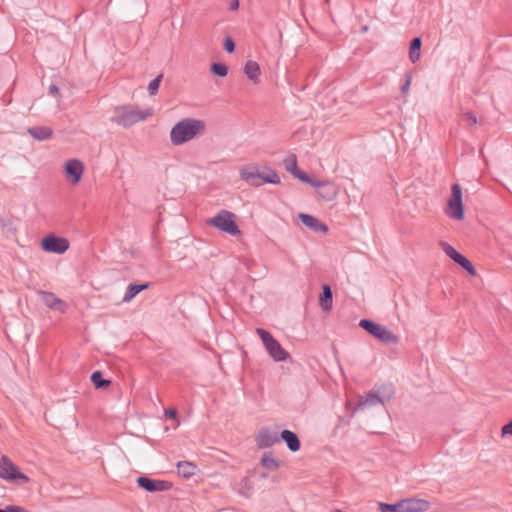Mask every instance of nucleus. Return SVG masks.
Here are the masks:
<instances>
[{"label": "nucleus", "mask_w": 512, "mask_h": 512, "mask_svg": "<svg viewBox=\"0 0 512 512\" xmlns=\"http://www.w3.org/2000/svg\"><path fill=\"white\" fill-rule=\"evenodd\" d=\"M299 219L301 220L303 225H305L306 227L310 228L313 231H316V232H318V231L326 232L328 230V228H327V226L325 224L320 222L316 217H314L312 215L305 214V213H300L299 214Z\"/></svg>", "instance_id": "obj_17"}, {"label": "nucleus", "mask_w": 512, "mask_h": 512, "mask_svg": "<svg viewBox=\"0 0 512 512\" xmlns=\"http://www.w3.org/2000/svg\"><path fill=\"white\" fill-rule=\"evenodd\" d=\"M281 462L272 456L271 452L264 453L261 458V465L269 470L275 471L280 467Z\"/></svg>", "instance_id": "obj_26"}, {"label": "nucleus", "mask_w": 512, "mask_h": 512, "mask_svg": "<svg viewBox=\"0 0 512 512\" xmlns=\"http://www.w3.org/2000/svg\"><path fill=\"white\" fill-rule=\"evenodd\" d=\"M359 327H361L363 330H365L371 336L376 338V336H378V333L383 326L370 320V319H361L359 322Z\"/></svg>", "instance_id": "obj_23"}, {"label": "nucleus", "mask_w": 512, "mask_h": 512, "mask_svg": "<svg viewBox=\"0 0 512 512\" xmlns=\"http://www.w3.org/2000/svg\"><path fill=\"white\" fill-rule=\"evenodd\" d=\"M207 224L232 236L241 234V231L235 222V215L228 210L219 211L214 217L207 220Z\"/></svg>", "instance_id": "obj_4"}, {"label": "nucleus", "mask_w": 512, "mask_h": 512, "mask_svg": "<svg viewBox=\"0 0 512 512\" xmlns=\"http://www.w3.org/2000/svg\"><path fill=\"white\" fill-rule=\"evenodd\" d=\"M206 122L196 118H184L178 121L170 131V141L173 145L179 146L196 136L204 134Z\"/></svg>", "instance_id": "obj_1"}, {"label": "nucleus", "mask_w": 512, "mask_h": 512, "mask_svg": "<svg viewBox=\"0 0 512 512\" xmlns=\"http://www.w3.org/2000/svg\"><path fill=\"white\" fill-rule=\"evenodd\" d=\"M68 239L54 234L47 235L41 240V248L45 252L63 254L69 249Z\"/></svg>", "instance_id": "obj_9"}, {"label": "nucleus", "mask_w": 512, "mask_h": 512, "mask_svg": "<svg viewBox=\"0 0 512 512\" xmlns=\"http://www.w3.org/2000/svg\"><path fill=\"white\" fill-rule=\"evenodd\" d=\"M502 434L503 435H506V434L512 435V420L508 424H506L502 427Z\"/></svg>", "instance_id": "obj_38"}, {"label": "nucleus", "mask_w": 512, "mask_h": 512, "mask_svg": "<svg viewBox=\"0 0 512 512\" xmlns=\"http://www.w3.org/2000/svg\"><path fill=\"white\" fill-rule=\"evenodd\" d=\"M293 176L298 178L299 180H301L304 183L310 184L311 186L316 185V180H313L312 178H310V176L307 173H305L299 169L296 172H294Z\"/></svg>", "instance_id": "obj_34"}, {"label": "nucleus", "mask_w": 512, "mask_h": 512, "mask_svg": "<svg viewBox=\"0 0 512 512\" xmlns=\"http://www.w3.org/2000/svg\"><path fill=\"white\" fill-rule=\"evenodd\" d=\"M240 177L255 187L260 186L263 182L270 184L280 183L279 175L272 169H268L267 172L241 170Z\"/></svg>", "instance_id": "obj_6"}, {"label": "nucleus", "mask_w": 512, "mask_h": 512, "mask_svg": "<svg viewBox=\"0 0 512 512\" xmlns=\"http://www.w3.org/2000/svg\"><path fill=\"white\" fill-rule=\"evenodd\" d=\"M285 168L287 171H289L292 175H294V172L298 170L297 167V158L295 155H290L284 160Z\"/></svg>", "instance_id": "obj_31"}, {"label": "nucleus", "mask_w": 512, "mask_h": 512, "mask_svg": "<svg viewBox=\"0 0 512 512\" xmlns=\"http://www.w3.org/2000/svg\"><path fill=\"white\" fill-rule=\"evenodd\" d=\"M446 213L452 219L462 220L464 218L462 189L457 183L452 185Z\"/></svg>", "instance_id": "obj_7"}, {"label": "nucleus", "mask_w": 512, "mask_h": 512, "mask_svg": "<svg viewBox=\"0 0 512 512\" xmlns=\"http://www.w3.org/2000/svg\"><path fill=\"white\" fill-rule=\"evenodd\" d=\"M0 512H10V509H8V506H6V508L0 509Z\"/></svg>", "instance_id": "obj_42"}, {"label": "nucleus", "mask_w": 512, "mask_h": 512, "mask_svg": "<svg viewBox=\"0 0 512 512\" xmlns=\"http://www.w3.org/2000/svg\"><path fill=\"white\" fill-rule=\"evenodd\" d=\"M28 133L36 140L44 141L52 136V129L45 126H34L28 129Z\"/></svg>", "instance_id": "obj_18"}, {"label": "nucleus", "mask_w": 512, "mask_h": 512, "mask_svg": "<svg viewBox=\"0 0 512 512\" xmlns=\"http://www.w3.org/2000/svg\"><path fill=\"white\" fill-rule=\"evenodd\" d=\"M211 72L219 77H225L228 74V67L221 62H215L211 65Z\"/></svg>", "instance_id": "obj_30"}, {"label": "nucleus", "mask_w": 512, "mask_h": 512, "mask_svg": "<svg viewBox=\"0 0 512 512\" xmlns=\"http://www.w3.org/2000/svg\"><path fill=\"white\" fill-rule=\"evenodd\" d=\"M402 500L395 504L379 503V510L381 512H404Z\"/></svg>", "instance_id": "obj_29"}, {"label": "nucleus", "mask_w": 512, "mask_h": 512, "mask_svg": "<svg viewBox=\"0 0 512 512\" xmlns=\"http://www.w3.org/2000/svg\"><path fill=\"white\" fill-rule=\"evenodd\" d=\"M256 442L259 448H269L280 442V434L268 428H263L257 435Z\"/></svg>", "instance_id": "obj_12"}, {"label": "nucleus", "mask_w": 512, "mask_h": 512, "mask_svg": "<svg viewBox=\"0 0 512 512\" xmlns=\"http://www.w3.org/2000/svg\"><path fill=\"white\" fill-rule=\"evenodd\" d=\"M261 338L263 345L268 354L277 362L285 361L289 357L288 352L281 346V344L272 336V334L263 328L256 330Z\"/></svg>", "instance_id": "obj_5"}, {"label": "nucleus", "mask_w": 512, "mask_h": 512, "mask_svg": "<svg viewBox=\"0 0 512 512\" xmlns=\"http://www.w3.org/2000/svg\"><path fill=\"white\" fill-rule=\"evenodd\" d=\"M393 390L390 386H382L369 391L366 396L361 397L353 408V413L376 405H384L392 397Z\"/></svg>", "instance_id": "obj_3"}, {"label": "nucleus", "mask_w": 512, "mask_h": 512, "mask_svg": "<svg viewBox=\"0 0 512 512\" xmlns=\"http://www.w3.org/2000/svg\"><path fill=\"white\" fill-rule=\"evenodd\" d=\"M177 472L183 478H190L195 475L197 466L189 461H179L176 465Z\"/></svg>", "instance_id": "obj_20"}, {"label": "nucleus", "mask_w": 512, "mask_h": 512, "mask_svg": "<svg viewBox=\"0 0 512 512\" xmlns=\"http://www.w3.org/2000/svg\"><path fill=\"white\" fill-rule=\"evenodd\" d=\"M59 92V88L56 84H51L48 88L49 95L55 97Z\"/></svg>", "instance_id": "obj_39"}, {"label": "nucleus", "mask_w": 512, "mask_h": 512, "mask_svg": "<svg viewBox=\"0 0 512 512\" xmlns=\"http://www.w3.org/2000/svg\"><path fill=\"white\" fill-rule=\"evenodd\" d=\"M91 382L97 389L106 388L110 385V381L103 378L101 371H94L91 375Z\"/></svg>", "instance_id": "obj_27"}, {"label": "nucleus", "mask_w": 512, "mask_h": 512, "mask_svg": "<svg viewBox=\"0 0 512 512\" xmlns=\"http://www.w3.org/2000/svg\"><path fill=\"white\" fill-rule=\"evenodd\" d=\"M404 512H424L430 507V503L424 499H403Z\"/></svg>", "instance_id": "obj_15"}, {"label": "nucleus", "mask_w": 512, "mask_h": 512, "mask_svg": "<svg viewBox=\"0 0 512 512\" xmlns=\"http://www.w3.org/2000/svg\"><path fill=\"white\" fill-rule=\"evenodd\" d=\"M83 170V163L78 159H70L65 164V172L67 176L71 177V181L74 184L80 181Z\"/></svg>", "instance_id": "obj_13"}, {"label": "nucleus", "mask_w": 512, "mask_h": 512, "mask_svg": "<svg viewBox=\"0 0 512 512\" xmlns=\"http://www.w3.org/2000/svg\"><path fill=\"white\" fill-rule=\"evenodd\" d=\"M376 339L388 345H396L399 343L398 336L389 329H387L385 326L381 328V330L378 333V336H376Z\"/></svg>", "instance_id": "obj_21"}, {"label": "nucleus", "mask_w": 512, "mask_h": 512, "mask_svg": "<svg viewBox=\"0 0 512 512\" xmlns=\"http://www.w3.org/2000/svg\"><path fill=\"white\" fill-rule=\"evenodd\" d=\"M149 286L148 283L143 284H130L127 288V291L123 297V302H130L135 296H137L141 291L147 289Z\"/></svg>", "instance_id": "obj_24"}, {"label": "nucleus", "mask_w": 512, "mask_h": 512, "mask_svg": "<svg viewBox=\"0 0 512 512\" xmlns=\"http://www.w3.org/2000/svg\"><path fill=\"white\" fill-rule=\"evenodd\" d=\"M422 40L420 37H415L410 42L409 59L412 63H416L421 57Z\"/></svg>", "instance_id": "obj_22"}, {"label": "nucleus", "mask_w": 512, "mask_h": 512, "mask_svg": "<svg viewBox=\"0 0 512 512\" xmlns=\"http://www.w3.org/2000/svg\"><path fill=\"white\" fill-rule=\"evenodd\" d=\"M411 80H412V77L410 74H406V80H405V83L402 85L401 87V92L403 94H407L409 89H410V85H411Z\"/></svg>", "instance_id": "obj_37"}, {"label": "nucleus", "mask_w": 512, "mask_h": 512, "mask_svg": "<svg viewBox=\"0 0 512 512\" xmlns=\"http://www.w3.org/2000/svg\"><path fill=\"white\" fill-rule=\"evenodd\" d=\"M457 264L466 270L470 275L474 276L476 274V270L473 264L465 256L462 255Z\"/></svg>", "instance_id": "obj_32"}, {"label": "nucleus", "mask_w": 512, "mask_h": 512, "mask_svg": "<svg viewBox=\"0 0 512 512\" xmlns=\"http://www.w3.org/2000/svg\"><path fill=\"white\" fill-rule=\"evenodd\" d=\"M165 414L170 419H176L177 417V410L176 409H169L165 411Z\"/></svg>", "instance_id": "obj_40"}, {"label": "nucleus", "mask_w": 512, "mask_h": 512, "mask_svg": "<svg viewBox=\"0 0 512 512\" xmlns=\"http://www.w3.org/2000/svg\"><path fill=\"white\" fill-rule=\"evenodd\" d=\"M223 47L227 53L234 52V50H235L234 40L230 36H227L224 40Z\"/></svg>", "instance_id": "obj_35"}, {"label": "nucleus", "mask_w": 512, "mask_h": 512, "mask_svg": "<svg viewBox=\"0 0 512 512\" xmlns=\"http://www.w3.org/2000/svg\"><path fill=\"white\" fill-rule=\"evenodd\" d=\"M239 8V0H232L231 4H230V9L231 10H237Z\"/></svg>", "instance_id": "obj_41"}, {"label": "nucleus", "mask_w": 512, "mask_h": 512, "mask_svg": "<svg viewBox=\"0 0 512 512\" xmlns=\"http://www.w3.org/2000/svg\"><path fill=\"white\" fill-rule=\"evenodd\" d=\"M281 440L286 443L287 448L291 452H297L301 447L299 437L297 436V434L295 432H293L291 430L284 429L283 431H281L280 441Z\"/></svg>", "instance_id": "obj_16"}, {"label": "nucleus", "mask_w": 512, "mask_h": 512, "mask_svg": "<svg viewBox=\"0 0 512 512\" xmlns=\"http://www.w3.org/2000/svg\"><path fill=\"white\" fill-rule=\"evenodd\" d=\"M152 114L151 109L144 111L134 108L132 106H123L116 109L112 121L124 127H130L139 121L145 120Z\"/></svg>", "instance_id": "obj_2"}, {"label": "nucleus", "mask_w": 512, "mask_h": 512, "mask_svg": "<svg viewBox=\"0 0 512 512\" xmlns=\"http://www.w3.org/2000/svg\"><path fill=\"white\" fill-rule=\"evenodd\" d=\"M318 190V194L325 201H332L337 195L336 186L329 181H316V185H313Z\"/></svg>", "instance_id": "obj_14"}, {"label": "nucleus", "mask_w": 512, "mask_h": 512, "mask_svg": "<svg viewBox=\"0 0 512 512\" xmlns=\"http://www.w3.org/2000/svg\"><path fill=\"white\" fill-rule=\"evenodd\" d=\"M163 74H159L155 79H153L148 85V91L150 95H155L158 92L160 83L162 81Z\"/></svg>", "instance_id": "obj_33"}, {"label": "nucleus", "mask_w": 512, "mask_h": 512, "mask_svg": "<svg viewBox=\"0 0 512 512\" xmlns=\"http://www.w3.org/2000/svg\"><path fill=\"white\" fill-rule=\"evenodd\" d=\"M462 117L470 125L477 124V117L472 111L465 112Z\"/></svg>", "instance_id": "obj_36"}, {"label": "nucleus", "mask_w": 512, "mask_h": 512, "mask_svg": "<svg viewBox=\"0 0 512 512\" xmlns=\"http://www.w3.org/2000/svg\"><path fill=\"white\" fill-rule=\"evenodd\" d=\"M333 303V294L329 285L322 286V293L320 296V306L324 311H330Z\"/></svg>", "instance_id": "obj_19"}, {"label": "nucleus", "mask_w": 512, "mask_h": 512, "mask_svg": "<svg viewBox=\"0 0 512 512\" xmlns=\"http://www.w3.org/2000/svg\"><path fill=\"white\" fill-rule=\"evenodd\" d=\"M39 295L41 296L42 302L50 309L64 313L67 308V304L57 297L52 292L40 290Z\"/></svg>", "instance_id": "obj_11"}, {"label": "nucleus", "mask_w": 512, "mask_h": 512, "mask_svg": "<svg viewBox=\"0 0 512 512\" xmlns=\"http://www.w3.org/2000/svg\"><path fill=\"white\" fill-rule=\"evenodd\" d=\"M0 478L7 482H16L17 480L29 481L28 476L20 472L18 467L6 455L0 458Z\"/></svg>", "instance_id": "obj_8"}, {"label": "nucleus", "mask_w": 512, "mask_h": 512, "mask_svg": "<svg viewBox=\"0 0 512 512\" xmlns=\"http://www.w3.org/2000/svg\"><path fill=\"white\" fill-rule=\"evenodd\" d=\"M244 72L250 80L256 82L260 75V67L257 62L249 60L244 66Z\"/></svg>", "instance_id": "obj_25"}, {"label": "nucleus", "mask_w": 512, "mask_h": 512, "mask_svg": "<svg viewBox=\"0 0 512 512\" xmlns=\"http://www.w3.org/2000/svg\"><path fill=\"white\" fill-rule=\"evenodd\" d=\"M138 486L147 492H163L172 488V483L166 480L152 479L147 476H139L136 479Z\"/></svg>", "instance_id": "obj_10"}, {"label": "nucleus", "mask_w": 512, "mask_h": 512, "mask_svg": "<svg viewBox=\"0 0 512 512\" xmlns=\"http://www.w3.org/2000/svg\"><path fill=\"white\" fill-rule=\"evenodd\" d=\"M441 247L445 254L451 258L455 263L458 262V260L461 258L462 254L459 253L454 247H452L450 244L446 242H441Z\"/></svg>", "instance_id": "obj_28"}]
</instances>
